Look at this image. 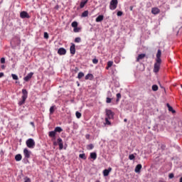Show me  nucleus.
Instances as JSON below:
<instances>
[{"label": "nucleus", "mask_w": 182, "mask_h": 182, "mask_svg": "<svg viewBox=\"0 0 182 182\" xmlns=\"http://www.w3.org/2000/svg\"><path fill=\"white\" fill-rule=\"evenodd\" d=\"M156 56V58L154 65V73H159V71L160 70V66H161V50H158Z\"/></svg>", "instance_id": "f257e3e1"}, {"label": "nucleus", "mask_w": 182, "mask_h": 182, "mask_svg": "<svg viewBox=\"0 0 182 182\" xmlns=\"http://www.w3.org/2000/svg\"><path fill=\"white\" fill-rule=\"evenodd\" d=\"M106 117H105V124L107 126H110L112 124V122H110L111 119H113L114 117V112H113L111 109H106Z\"/></svg>", "instance_id": "f03ea898"}, {"label": "nucleus", "mask_w": 182, "mask_h": 182, "mask_svg": "<svg viewBox=\"0 0 182 182\" xmlns=\"http://www.w3.org/2000/svg\"><path fill=\"white\" fill-rule=\"evenodd\" d=\"M22 100L19 101L18 105L19 106H22V105L25 104L26 102V99H28V90L26 89L22 90Z\"/></svg>", "instance_id": "7ed1b4c3"}, {"label": "nucleus", "mask_w": 182, "mask_h": 182, "mask_svg": "<svg viewBox=\"0 0 182 182\" xmlns=\"http://www.w3.org/2000/svg\"><path fill=\"white\" fill-rule=\"evenodd\" d=\"M26 144L28 149H35L36 143L33 139L30 138L26 141Z\"/></svg>", "instance_id": "20e7f679"}, {"label": "nucleus", "mask_w": 182, "mask_h": 182, "mask_svg": "<svg viewBox=\"0 0 182 182\" xmlns=\"http://www.w3.org/2000/svg\"><path fill=\"white\" fill-rule=\"evenodd\" d=\"M118 4L119 1L117 0H112L109 3V9H111V11H114V9L117 8Z\"/></svg>", "instance_id": "39448f33"}, {"label": "nucleus", "mask_w": 182, "mask_h": 182, "mask_svg": "<svg viewBox=\"0 0 182 182\" xmlns=\"http://www.w3.org/2000/svg\"><path fill=\"white\" fill-rule=\"evenodd\" d=\"M70 52L71 55H75V53H76V46H75L74 43H71L70 47Z\"/></svg>", "instance_id": "423d86ee"}, {"label": "nucleus", "mask_w": 182, "mask_h": 182, "mask_svg": "<svg viewBox=\"0 0 182 182\" xmlns=\"http://www.w3.org/2000/svg\"><path fill=\"white\" fill-rule=\"evenodd\" d=\"M20 16L22 18V19H25V18H29L31 16H29V14L26 11H21L20 13Z\"/></svg>", "instance_id": "0eeeda50"}, {"label": "nucleus", "mask_w": 182, "mask_h": 182, "mask_svg": "<svg viewBox=\"0 0 182 182\" xmlns=\"http://www.w3.org/2000/svg\"><path fill=\"white\" fill-rule=\"evenodd\" d=\"M57 143H58L60 150H63V141L62 138H58L57 139Z\"/></svg>", "instance_id": "6e6552de"}, {"label": "nucleus", "mask_w": 182, "mask_h": 182, "mask_svg": "<svg viewBox=\"0 0 182 182\" xmlns=\"http://www.w3.org/2000/svg\"><path fill=\"white\" fill-rule=\"evenodd\" d=\"M151 14H153V15H159V14H160V9H159L157 7L152 8Z\"/></svg>", "instance_id": "1a4fd4ad"}, {"label": "nucleus", "mask_w": 182, "mask_h": 182, "mask_svg": "<svg viewBox=\"0 0 182 182\" xmlns=\"http://www.w3.org/2000/svg\"><path fill=\"white\" fill-rule=\"evenodd\" d=\"M32 76H33V73H30L23 78V80L25 82H29L32 79Z\"/></svg>", "instance_id": "9d476101"}, {"label": "nucleus", "mask_w": 182, "mask_h": 182, "mask_svg": "<svg viewBox=\"0 0 182 182\" xmlns=\"http://www.w3.org/2000/svg\"><path fill=\"white\" fill-rule=\"evenodd\" d=\"M23 154H24L26 159H29L31 157V151H29V150H28V149H23Z\"/></svg>", "instance_id": "9b49d317"}, {"label": "nucleus", "mask_w": 182, "mask_h": 182, "mask_svg": "<svg viewBox=\"0 0 182 182\" xmlns=\"http://www.w3.org/2000/svg\"><path fill=\"white\" fill-rule=\"evenodd\" d=\"M144 58H146V54H144V53L139 54L138 55V57L136 58V62H140V60H143V59H144Z\"/></svg>", "instance_id": "f8f14e48"}, {"label": "nucleus", "mask_w": 182, "mask_h": 182, "mask_svg": "<svg viewBox=\"0 0 182 182\" xmlns=\"http://www.w3.org/2000/svg\"><path fill=\"white\" fill-rule=\"evenodd\" d=\"M58 55H66V49L64 48H60L58 50Z\"/></svg>", "instance_id": "ddd939ff"}, {"label": "nucleus", "mask_w": 182, "mask_h": 182, "mask_svg": "<svg viewBox=\"0 0 182 182\" xmlns=\"http://www.w3.org/2000/svg\"><path fill=\"white\" fill-rule=\"evenodd\" d=\"M110 171H112V168H110V167L108 168V169H105V170L103 171V176H104L105 177H107V176H109Z\"/></svg>", "instance_id": "4468645a"}, {"label": "nucleus", "mask_w": 182, "mask_h": 182, "mask_svg": "<svg viewBox=\"0 0 182 182\" xmlns=\"http://www.w3.org/2000/svg\"><path fill=\"white\" fill-rule=\"evenodd\" d=\"M49 137H53L54 140L56 139V132L55 131H50L48 132Z\"/></svg>", "instance_id": "2eb2a0df"}, {"label": "nucleus", "mask_w": 182, "mask_h": 182, "mask_svg": "<svg viewBox=\"0 0 182 182\" xmlns=\"http://www.w3.org/2000/svg\"><path fill=\"white\" fill-rule=\"evenodd\" d=\"M103 19H105V16L100 15L96 18L95 22H102V21H103Z\"/></svg>", "instance_id": "dca6fc26"}, {"label": "nucleus", "mask_w": 182, "mask_h": 182, "mask_svg": "<svg viewBox=\"0 0 182 182\" xmlns=\"http://www.w3.org/2000/svg\"><path fill=\"white\" fill-rule=\"evenodd\" d=\"M87 2H89V0H85L84 1H81L80 4V9H82V8H85V5H86V4H87Z\"/></svg>", "instance_id": "f3484780"}, {"label": "nucleus", "mask_w": 182, "mask_h": 182, "mask_svg": "<svg viewBox=\"0 0 182 182\" xmlns=\"http://www.w3.org/2000/svg\"><path fill=\"white\" fill-rule=\"evenodd\" d=\"M54 132L56 133H62L63 132V129L60 127H57L55 128Z\"/></svg>", "instance_id": "a211bd4d"}, {"label": "nucleus", "mask_w": 182, "mask_h": 182, "mask_svg": "<svg viewBox=\"0 0 182 182\" xmlns=\"http://www.w3.org/2000/svg\"><path fill=\"white\" fill-rule=\"evenodd\" d=\"M141 164H138L136 165V166L135 167V173H140V171L141 170Z\"/></svg>", "instance_id": "6ab92c4d"}, {"label": "nucleus", "mask_w": 182, "mask_h": 182, "mask_svg": "<svg viewBox=\"0 0 182 182\" xmlns=\"http://www.w3.org/2000/svg\"><path fill=\"white\" fill-rule=\"evenodd\" d=\"M90 158L93 160H96L97 159V154H96V152L90 153Z\"/></svg>", "instance_id": "aec40b11"}, {"label": "nucleus", "mask_w": 182, "mask_h": 182, "mask_svg": "<svg viewBox=\"0 0 182 182\" xmlns=\"http://www.w3.org/2000/svg\"><path fill=\"white\" fill-rule=\"evenodd\" d=\"M15 160L16 161H21V160H22V155H21L20 154L16 155Z\"/></svg>", "instance_id": "412c9836"}, {"label": "nucleus", "mask_w": 182, "mask_h": 182, "mask_svg": "<svg viewBox=\"0 0 182 182\" xmlns=\"http://www.w3.org/2000/svg\"><path fill=\"white\" fill-rule=\"evenodd\" d=\"M166 106L169 112H171L172 113H176V110H173V107L170 106V104H166Z\"/></svg>", "instance_id": "4be33fe9"}, {"label": "nucleus", "mask_w": 182, "mask_h": 182, "mask_svg": "<svg viewBox=\"0 0 182 182\" xmlns=\"http://www.w3.org/2000/svg\"><path fill=\"white\" fill-rule=\"evenodd\" d=\"M89 79L90 80H92V79H93V75L92 74H87L86 76H85V80H89Z\"/></svg>", "instance_id": "5701e85b"}, {"label": "nucleus", "mask_w": 182, "mask_h": 182, "mask_svg": "<svg viewBox=\"0 0 182 182\" xmlns=\"http://www.w3.org/2000/svg\"><path fill=\"white\" fill-rule=\"evenodd\" d=\"M88 15H89V11H85L84 12H82L81 16L82 18H86L87 16H88Z\"/></svg>", "instance_id": "b1692460"}, {"label": "nucleus", "mask_w": 182, "mask_h": 182, "mask_svg": "<svg viewBox=\"0 0 182 182\" xmlns=\"http://www.w3.org/2000/svg\"><path fill=\"white\" fill-rule=\"evenodd\" d=\"M74 42H75V43H80V42H82V38H80V37H77L75 38Z\"/></svg>", "instance_id": "393cba45"}, {"label": "nucleus", "mask_w": 182, "mask_h": 182, "mask_svg": "<svg viewBox=\"0 0 182 182\" xmlns=\"http://www.w3.org/2000/svg\"><path fill=\"white\" fill-rule=\"evenodd\" d=\"M152 90L154 92H157L159 90V86H157V85H152Z\"/></svg>", "instance_id": "a878e982"}, {"label": "nucleus", "mask_w": 182, "mask_h": 182, "mask_svg": "<svg viewBox=\"0 0 182 182\" xmlns=\"http://www.w3.org/2000/svg\"><path fill=\"white\" fill-rule=\"evenodd\" d=\"M55 113V106H52L50 108V114H53Z\"/></svg>", "instance_id": "bb28decb"}, {"label": "nucleus", "mask_w": 182, "mask_h": 182, "mask_svg": "<svg viewBox=\"0 0 182 182\" xmlns=\"http://www.w3.org/2000/svg\"><path fill=\"white\" fill-rule=\"evenodd\" d=\"M79 157H80V159H82V160H86V159H87L86 154H80L79 155Z\"/></svg>", "instance_id": "cd10ccee"}, {"label": "nucleus", "mask_w": 182, "mask_h": 182, "mask_svg": "<svg viewBox=\"0 0 182 182\" xmlns=\"http://www.w3.org/2000/svg\"><path fill=\"white\" fill-rule=\"evenodd\" d=\"M80 27H75L74 29H73V31L75 33H77V32H80Z\"/></svg>", "instance_id": "c85d7f7f"}, {"label": "nucleus", "mask_w": 182, "mask_h": 182, "mask_svg": "<svg viewBox=\"0 0 182 182\" xmlns=\"http://www.w3.org/2000/svg\"><path fill=\"white\" fill-rule=\"evenodd\" d=\"M75 116H76L77 119H80L82 117V114L77 111L75 112Z\"/></svg>", "instance_id": "c756f323"}, {"label": "nucleus", "mask_w": 182, "mask_h": 182, "mask_svg": "<svg viewBox=\"0 0 182 182\" xmlns=\"http://www.w3.org/2000/svg\"><path fill=\"white\" fill-rule=\"evenodd\" d=\"M85 76V73H82V72H80L77 75V77L79 79H82V77H83Z\"/></svg>", "instance_id": "7c9ffc66"}, {"label": "nucleus", "mask_w": 182, "mask_h": 182, "mask_svg": "<svg viewBox=\"0 0 182 182\" xmlns=\"http://www.w3.org/2000/svg\"><path fill=\"white\" fill-rule=\"evenodd\" d=\"M71 26L73 28H77V21H73L72 23H71Z\"/></svg>", "instance_id": "2f4dec72"}, {"label": "nucleus", "mask_w": 182, "mask_h": 182, "mask_svg": "<svg viewBox=\"0 0 182 182\" xmlns=\"http://www.w3.org/2000/svg\"><path fill=\"white\" fill-rule=\"evenodd\" d=\"M11 77H13L14 80H18L19 77L16 74H11Z\"/></svg>", "instance_id": "473e14b6"}, {"label": "nucleus", "mask_w": 182, "mask_h": 182, "mask_svg": "<svg viewBox=\"0 0 182 182\" xmlns=\"http://www.w3.org/2000/svg\"><path fill=\"white\" fill-rule=\"evenodd\" d=\"M120 99H122V94L117 93V102H119Z\"/></svg>", "instance_id": "72a5a7b5"}, {"label": "nucleus", "mask_w": 182, "mask_h": 182, "mask_svg": "<svg viewBox=\"0 0 182 182\" xmlns=\"http://www.w3.org/2000/svg\"><path fill=\"white\" fill-rule=\"evenodd\" d=\"M87 149L88 150H92L93 147H95V146H93V144H90L89 145H87Z\"/></svg>", "instance_id": "f704fd0d"}, {"label": "nucleus", "mask_w": 182, "mask_h": 182, "mask_svg": "<svg viewBox=\"0 0 182 182\" xmlns=\"http://www.w3.org/2000/svg\"><path fill=\"white\" fill-rule=\"evenodd\" d=\"M129 160H134V159H136V156H134V154H130L129 156Z\"/></svg>", "instance_id": "c9c22d12"}, {"label": "nucleus", "mask_w": 182, "mask_h": 182, "mask_svg": "<svg viewBox=\"0 0 182 182\" xmlns=\"http://www.w3.org/2000/svg\"><path fill=\"white\" fill-rule=\"evenodd\" d=\"M92 63H94V65H97V63H99V60L94 58L92 60Z\"/></svg>", "instance_id": "e433bc0d"}, {"label": "nucleus", "mask_w": 182, "mask_h": 182, "mask_svg": "<svg viewBox=\"0 0 182 182\" xmlns=\"http://www.w3.org/2000/svg\"><path fill=\"white\" fill-rule=\"evenodd\" d=\"M107 65H108V68H112V66H113V61H108Z\"/></svg>", "instance_id": "4c0bfd02"}, {"label": "nucleus", "mask_w": 182, "mask_h": 182, "mask_svg": "<svg viewBox=\"0 0 182 182\" xmlns=\"http://www.w3.org/2000/svg\"><path fill=\"white\" fill-rule=\"evenodd\" d=\"M44 38H45V39H49V34H48V33L45 32L44 33Z\"/></svg>", "instance_id": "58836bf2"}, {"label": "nucleus", "mask_w": 182, "mask_h": 182, "mask_svg": "<svg viewBox=\"0 0 182 182\" xmlns=\"http://www.w3.org/2000/svg\"><path fill=\"white\" fill-rule=\"evenodd\" d=\"M24 182H31V178H29L28 177H25L24 178Z\"/></svg>", "instance_id": "ea45409f"}, {"label": "nucleus", "mask_w": 182, "mask_h": 182, "mask_svg": "<svg viewBox=\"0 0 182 182\" xmlns=\"http://www.w3.org/2000/svg\"><path fill=\"white\" fill-rule=\"evenodd\" d=\"M117 16H122V15H123V11H119L117 13Z\"/></svg>", "instance_id": "a19ab883"}, {"label": "nucleus", "mask_w": 182, "mask_h": 182, "mask_svg": "<svg viewBox=\"0 0 182 182\" xmlns=\"http://www.w3.org/2000/svg\"><path fill=\"white\" fill-rule=\"evenodd\" d=\"M106 102H107V103H112V100H111V98L107 97Z\"/></svg>", "instance_id": "79ce46f5"}, {"label": "nucleus", "mask_w": 182, "mask_h": 182, "mask_svg": "<svg viewBox=\"0 0 182 182\" xmlns=\"http://www.w3.org/2000/svg\"><path fill=\"white\" fill-rule=\"evenodd\" d=\"M168 177L169 178H174V173H169Z\"/></svg>", "instance_id": "37998d69"}, {"label": "nucleus", "mask_w": 182, "mask_h": 182, "mask_svg": "<svg viewBox=\"0 0 182 182\" xmlns=\"http://www.w3.org/2000/svg\"><path fill=\"white\" fill-rule=\"evenodd\" d=\"M0 62L1 63H5V58H1Z\"/></svg>", "instance_id": "c03bdc74"}, {"label": "nucleus", "mask_w": 182, "mask_h": 182, "mask_svg": "<svg viewBox=\"0 0 182 182\" xmlns=\"http://www.w3.org/2000/svg\"><path fill=\"white\" fill-rule=\"evenodd\" d=\"M85 139H87V140H89V139H90V134H86L85 135Z\"/></svg>", "instance_id": "a18cd8bd"}, {"label": "nucleus", "mask_w": 182, "mask_h": 182, "mask_svg": "<svg viewBox=\"0 0 182 182\" xmlns=\"http://www.w3.org/2000/svg\"><path fill=\"white\" fill-rule=\"evenodd\" d=\"M30 124L35 129V123L33 122H30Z\"/></svg>", "instance_id": "49530a36"}, {"label": "nucleus", "mask_w": 182, "mask_h": 182, "mask_svg": "<svg viewBox=\"0 0 182 182\" xmlns=\"http://www.w3.org/2000/svg\"><path fill=\"white\" fill-rule=\"evenodd\" d=\"M4 73H0V78L4 77Z\"/></svg>", "instance_id": "de8ad7c7"}, {"label": "nucleus", "mask_w": 182, "mask_h": 182, "mask_svg": "<svg viewBox=\"0 0 182 182\" xmlns=\"http://www.w3.org/2000/svg\"><path fill=\"white\" fill-rule=\"evenodd\" d=\"M55 9H59V6H58V5L55 6Z\"/></svg>", "instance_id": "09e8293b"}, {"label": "nucleus", "mask_w": 182, "mask_h": 182, "mask_svg": "<svg viewBox=\"0 0 182 182\" xmlns=\"http://www.w3.org/2000/svg\"><path fill=\"white\" fill-rule=\"evenodd\" d=\"M109 68H110V67H109V65H107V66L106 67L107 70H109Z\"/></svg>", "instance_id": "8fccbe9b"}, {"label": "nucleus", "mask_w": 182, "mask_h": 182, "mask_svg": "<svg viewBox=\"0 0 182 182\" xmlns=\"http://www.w3.org/2000/svg\"><path fill=\"white\" fill-rule=\"evenodd\" d=\"M56 144H56V141H54V142H53V145H54V146H56Z\"/></svg>", "instance_id": "3c124183"}, {"label": "nucleus", "mask_w": 182, "mask_h": 182, "mask_svg": "<svg viewBox=\"0 0 182 182\" xmlns=\"http://www.w3.org/2000/svg\"><path fill=\"white\" fill-rule=\"evenodd\" d=\"M179 182H182V177H181V178H180V179H179Z\"/></svg>", "instance_id": "603ef678"}, {"label": "nucleus", "mask_w": 182, "mask_h": 182, "mask_svg": "<svg viewBox=\"0 0 182 182\" xmlns=\"http://www.w3.org/2000/svg\"><path fill=\"white\" fill-rule=\"evenodd\" d=\"M130 11H133V7H130Z\"/></svg>", "instance_id": "864d4df0"}, {"label": "nucleus", "mask_w": 182, "mask_h": 182, "mask_svg": "<svg viewBox=\"0 0 182 182\" xmlns=\"http://www.w3.org/2000/svg\"><path fill=\"white\" fill-rule=\"evenodd\" d=\"M124 122H127V119H124Z\"/></svg>", "instance_id": "5fc2aeb1"}, {"label": "nucleus", "mask_w": 182, "mask_h": 182, "mask_svg": "<svg viewBox=\"0 0 182 182\" xmlns=\"http://www.w3.org/2000/svg\"><path fill=\"white\" fill-rule=\"evenodd\" d=\"M18 41H19V43H21V39L20 38H18Z\"/></svg>", "instance_id": "6e6d98bb"}, {"label": "nucleus", "mask_w": 182, "mask_h": 182, "mask_svg": "<svg viewBox=\"0 0 182 182\" xmlns=\"http://www.w3.org/2000/svg\"><path fill=\"white\" fill-rule=\"evenodd\" d=\"M159 182H166V181H159Z\"/></svg>", "instance_id": "4d7b16f0"}, {"label": "nucleus", "mask_w": 182, "mask_h": 182, "mask_svg": "<svg viewBox=\"0 0 182 182\" xmlns=\"http://www.w3.org/2000/svg\"><path fill=\"white\" fill-rule=\"evenodd\" d=\"M75 69H76L77 70H78L77 68H75Z\"/></svg>", "instance_id": "13d9d810"}, {"label": "nucleus", "mask_w": 182, "mask_h": 182, "mask_svg": "<svg viewBox=\"0 0 182 182\" xmlns=\"http://www.w3.org/2000/svg\"><path fill=\"white\" fill-rule=\"evenodd\" d=\"M1 68H2V69H4V65Z\"/></svg>", "instance_id": "bf43d9fd"}]
</instances>
